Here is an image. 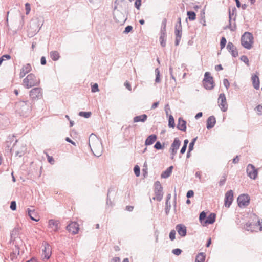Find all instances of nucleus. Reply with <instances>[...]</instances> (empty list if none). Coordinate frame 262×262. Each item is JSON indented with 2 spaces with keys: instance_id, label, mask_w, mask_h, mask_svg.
<instances>
[{
  "instance_id": "f257e3e1",
  "label": "nucleus",
  "mask_w": 262,
  "mask_h": 262,
  "mask_svg": "<svg viewBox=\"0 0 262 262\" xmlns=\"http://www.w3.org/2000/svg\"><path fill=\"white\" fill-rule=\"evenodd\" d=\"M89 145L93 154L100 157L102 153V145L101 140L93 133H92L89 138Z\"/></svg>"
},
{
  "instance_id": "f03ea898",
  "label": "nucleus",
  "mask_w": 262,
  "mask_h": 262,
  "mask_svg": "<svg viewBox=\"0 0 262 262\" xmlns=\"http://www.w3.org/2000/svg\"><path fill=\"white\" fill-rule=\"evenodd\" d=\"M15 108V112L18 114L24 117H27L31 110L30 103L27 101H20L16 102Z\"/></svg>"
},
{
  "instance_id": "7ed1b4c3",
  "label": "nucleus",
  "mask_w": 262,
  "mask_h": 262,
  "mask_svg": "<svg viewBox=\"0 0 262 262\" xmlns=\"http://www.w3.org/2000/svg\"><path fill=\"white\" fill-rule=\"evenodd\" d=\"M253 43V35L249 32H246L242 36L241 45L247 49H250Z\"/></svg>"
},
{
  "instance_id": "20e7f679",
  "label": "nucleus",
  "mask_w": 262,
  "mask_h": 262,
  "mask_svg": "<svg viewBox=\"0 0 262 262\" xmlns=\"http://www.w3.org/2000/svg\"><path fill=\"white\" fill-rule=\"evenodd\" d=\"M39 84V80L37 79L34 74L31 73L27 75L23 80L24 86L27 88H30Z\"/></svg>"
},
{
  "instance_id": "39448f33",
  "label": "nucleus",
  "mask_w": 262,
  "mask_h": 262,
  "mask_svg": "<svg viewBox=\"0 0 262 262\" xmlns=\"http://www.w3.org/2000/svg\"><path fill=\"white\" fill-rule=\"evenodd\" d=\"M204 87L206 90H212L214 87L213 77L210 75V73L206 72L204 74V78L203 81Z\"/></svg>"
},
{
  "instance_id": "423d86ee",
  "label": "nucleus",
  "mask_w": 262,
  "mask_h": 262,
  "mask_svg": "<svg viewBox=\"0 0 262 262\" xmlns=\"http://www.w3.org/2000/svg\"><path fill=\"white\" fill-rule=\"evenodd\" d=\"M250 201V196L248 194H245L239 195L237 199L238 205L241 208L248 206Z\"/></svg>"
},
{
  "instance_id": "0eeeda50",
  "label": "nucleus",
  "mask_w": 262,
  "mask_h": 262,
  "mask_svg": "<svg viewBox=\"0 0 262 262\" xmlns=\"http://www.w3.org/2000/svg\"><path fill=\"white\" fill-rule=\"evenodd\" d=\"M246 171L248 176L253 179L255 180L257 177L258 171L254 166L251 164H249L247 167Z\"/></svg>"
},
{
  "instance_id": "6e6552de",
  "label": "nucleus",
  "mask_w": 262,
  "mask_h": 262,
  "mask_svg": "<svg viewBox=\"0 0 262 262\" xmlns=\"http://www.w3.org/2000/svg\"><path fill=\"white\" fill-rule=\"evenodd\" d=\"M219 106L221 110L225 112L227 110L228 105L226 102V98L225 95L224 93L220 94L219 98Z\"/></svg>"
},
{
  "instance_id": "1a4fd4ad",
  "label": "nucleus",
  "mask_w": 262,
  "mask_h": 262,
  "mask_svg": "<svg viewBox=\"0 0 262 262\" xmlns=\"http://www.w3.org/2000/svg\"><path fill=\"white\" fill-rule=\"evenodd\" d=\"M30 96L32 99L41 98L42 96V89L40 88H35L30 92Z\"/></svg>"
},
{
  "instance_id": "9d476101",
  "label": "nucleus",
  "mask_w": 262,
  "mask_h": 262,
  "mask_svg": "<svg viewBox=\"0 0 262 262\" xmlns=\"http://www.w3.org/2000/svg\"><path fill=\"white\" fill-rule=\"evenodd\" d=\"M233 200V192L232 190H228L225 194L224 205L225 207L229 208Z\"/></svg>"
},
{
  "instance_id": "9b49d317",
  "label": "nucleus",
  "mask_w": 262,
  "mask_h": 262,
  "mask_svg": "<svg viewBox=\"0 0 262 262\" xmlns=\"http://www.w3.org/2000/svg\"><path fill=\"white\" fill-rule=\"evenodd\" d=\"M176 229L179 235L182 237H185L187 234L186 227L182 224H179L176 225Z\"/></svg>"
},
{
  "instance_id": "f8f14e48",
  "label": "nucleus",
  "mask_w": 262,
  "mask_h": 262,
  "mask_svg": "<svg viewBox=\"0 0 262 262\" xmlns=\"http://www.w3.org/2000/svg\"><path fill=\"white\" fill-rule=\"evenodd\" d=\"M59 222L57 220L51 219L48 222L49 228L52 229L54 231H57L59 228Z\"/></svg>"
},
{
  "instance_id": "ddd939ff",
  "label": "nucleus",
  "mask_w": 262,
  "mask_h": 262,
  "mask_svg": "<svg viewBox=\"0 0 262 262\" xmlns=\"http://www.w3.org/2000/svg\"><path fill=\"white\" fill-rule=\"evenodd\" d=\"M31 70L32 67L30 63H27L23 66L19 73L20 78H23L27 73L30 72Z\"/></svg>"
},
{
  "instance_id": "4468645a",
  "label": "nucleus",
  "mask_w": 262,
  "mask_h": 262,
  "mask_svg": "<svg viewBox=\"0 0 262 262\" xmlns=\"http://www.w3.org/2000/svg\"><path fill=\"white\" fill-rule=\"evenodd\" d=\"M175 45L178 46L181 38L182 28H180V27H178V25H176L175 26Z\"/></svg>"
},
{
  "instance_id": "2eb2a0df",
  "label": "nucleus",
  "mask_w": 262,
  "mask_h": 262,
  "mask_svg": "<svg viewBox=\"0 0 262 262\" xmlns=\"http://www.w3.org/2000/svg\"><path fill=\"white\" fill-rule=\"evenodd\" d=\"M226 48L228 51L231 53L233 57H236L238 56V51L236 47L232 42H228Z\"/></svg>"
},
{
  "instance_id": "dca6fc26",
  "label": "nucleus",
  "mask_w": 262,
  "mask_h": 262,
  "mask_svg": "<svg viewBox=\"0 0 262 262\" xmlns=\"http://www.w3.org/2000/svg\"><path fill=\"white\" fill-rule=\"evenodd\" d=\"M67 230L73 234H76L79 230L78 224L75 222H72L69 224L66 227Z\"/></svg>"
},
{
  "instance_id": "f3484780",
  "label": "nucleus",
  "mask_w": 262,
  "mask_h": 262,
  "mask_svg": "<svg viewBox=\"0 0 262 262\" xmlns=\"http://www.w3.org/2000/svg\"><path fill=\"white\" fill-rule=\"evenodd\" d=\"M51 255V251L50 246L47 244L42 249V255L43 259H48Z\"/></svg>"
},
{
  "instance_id": "a211bd4d",
  "label": "nucleus",
  "mask_w": 262,
  "mask_h": 262,
  "mask_svg": "<svg viewBox=\"0 0 262 262\" xmlns=\"http://www.w3.org/2000/svg\"><path fill=\"white\" fill-rule=\"evenodd\" d=\"M27 211L28 215L32 221L35 222L39 221V217L34 209L31 210L30 208H28Z\"/></svg>"
},
{
  "instance_id": "6ab92c4d",
  "label": "nucleus",
  "mask_w": 262,
  "mask_h": 262,
  "mask_svg": "<svg viewBox=\"0 0 262 262\" xmlns=\"http://www.w3.org/2000/svg\"><path fill=\"white\" fill-rule=\"evenodd\" d=\"M216 214L214 213H211L203 223V226L207 224H212L215 221Z\"/></svg>"
},
{
  "instance_id": "aec40b11",
  "label": "nucleus",
  "mask_w": 262,
  "mask_h": 262,
  "mask_svg": "<svg viewBox=\"0 0 262 262\" xmlns=\"http://www.w3.org/2000/svg\"><path fill=\"white\" fill-rule=\"evenodd\" d=\"M216 123L215 118L213 116L209 117L207 120L206 127L208 129L212 128Z\"/></svg>"
},
{
  "instance_id": "412c9836",
  "label": "nucleus",
  "mask_w": 262,
  "mask_h": 262,
  "mask_svg": "<svg viewBox=\"0 0 262 262\" xmlns=\"http://www.w3.org/2000/svg\"><path fill=\"white\" fill-rule=\"evenodd\" d=\"M177 127L179 130L185 131L186 129V121L183 120L182 118L180 117L178 119Z\"/></svg>"
},
{
  "instance_id": "4be33fe9",
  "label": "nucleus",
  "mask_w": 262,
  "mask_h": 262,
  "mask_svg": "<svg viewBox=\"0 0 262 262\" xmlns=\"http://www.w3.org/2000/svg\"><path fill=\"white\" fill-rule=\"evenodd\" d=\"M157 137L155 134H152L148 136L145 141L146 146L152 145L157 140Z\"/></svg>"
},
{
  "instance_id": "5701e85b",
  "label": "nucleus",
  "mask_w": 262,
  "mask_h": 262,
  "mask_svg": "<svg viewBox=\"0 0 262 262\" xmlns=\"http://www.w3.org/2000/svg\"><path fill=\"white\" fill-rule=\"evenodd\" d=\"M181 145V141L178 138H175L174 139L173 143L171 145V147L169 149L177 151Z\"/></svg>"
},
{
  "instance_id": "b1692460",
  "label": "nucleus",
  "mask_w": 262,
  "mask_h": 262,
  "mask_svg": "<svg viewBox=\"0 0 262 262\" xmlns=\"http://www.w3.org/2000/svg\"><path fill=\"white\" fill-rule=\"evenodd\" d=\"M147 119V115L146 114H142L141 115L136 116L134 117V122H145Z\"/></svg>"
},
{
  "instance_id": "393cba45",
  "label": "nucleus",
  "mask_w": 262,
  "mask_h": 262,
  "mask_svg": "<svg viewBox=\"0 0 262 262\" xmlns=\"http://www.w3.org/2000/svg\"><path fill=\"white\" fill-rule=\"evenodd\" d=\"M236 10V9L235 7H233L232 10V12L229 9V24L227 27L228 28L230 29L231 31H234L235 29V24L234 23V27H232L231 24V16L234 15V12H235Z\"/></svg>"
},
{
  "instance_id": "a878e982",
  "label": "nucleus",
  "mask_w": 262,
  "mask_h": 262,
  "mask_svg": "<svg viewBox=\"0 0 262 262\" xmlns=\"http://www.w3.org/2000/svg\"><path fill=\"white\" fill-rule=\"evenodd\" d=\"M252 81L253 86L256 90H258L259 89V79L258 77L256 75H252Z\"/></svg>"
},
{
  "instance_id": "bb28decb",
  "label": "nucleus",
  "mask_w": 262,
  "mask_h": 262,
  "mask_svg": "<svg viewBox=\"0 0 262 262\" xmlns=\"http://www.w3.org/2000/svg\"><path fill=\"white\" fill-rule=\"evenodd\" d=\"M173 167L171 166L169 167L165 171H163L161 174V177L163 178H167L169 177Z\"/></svg>"
},
{
  "instance_id": "cd10ccee",
  "label": "nucleus",
  "mask_w": 262,
  "mask_h": 262,
  "mask_svg": "<svg viewBox=\"0 0 262 262\" xmlns=\"http://www.w3.org/2000/svg\"><path fill=\"white\" fill-rule=\"evenodd\" d=\"M205 259V254L203 253H199L195 257V262H204Z\"/></svg>"
},
{
  "instance_id": "c85d7f7f",
  "label": "nucleus",
  "mask_w": 262,
  "mask_h": 262,
  "mask_svg": "<svg viewBox=\"0 0 262 262\" xmlns=\"http://www.w3.org/2000/svg\"><path fill=\"white\" fill-rule=\"evenodd\" d=\"M50 57L54 61H56L58 60L59 58V54L56 51H51L50 53Z\"/></svg>"
},
{
  "instance_id": "c756f323",
  "label": "nucleus",
  "mask_w": 262,
  "mask_h": 262,
  "mask_svg": "<svg viewBox=\"0 0 262 262\" xmlns=\"http://www.w3.org/2000/svg\"><path fill=\"white\" fill-rule=\"evenodd\" d=\"M155 196L153 197V200H156L158 201H160L163 198V192L162 191H155Z\"/></svg>"
},
{
  "instance_id": "7c9ffc66",
  "label": "nucleus",
  "mask_w": 262,
  "mask_h": 262,
  "mask_svg": "<svg viewBox=\"0 0 262 262\" xmlns=\"http://www.w3.org/2000/svg\"><path fill=\"white\" fill-rule=\"evenodd\" d=\"M166 34L164 33H161L160 37V42L162 47H164L166 46Z\"/></svg>"
},
{
  "instance_id": "2f4dec72",
  "label": "nucleus",
  "mask_w": 262,
  "mask_h": 262,
  "mask_svg": "<svg viewBox=\"0 0 262 262\" xmlns=\"http://www.w3.org/2000/svg\"><path fill=\"white\" fill-rule=\"evenodd\" d=\"M188 18L190 21L194 20L196 18V14L194 11H189L187 12Z\"/></svg>"
},
{
  "instance_id": "473e14b6",
  "label": "nucleus",
  "mask_w": 262,
  "mask_h": 262,
  "mask_svg": "<svg viewBox=\"0 0 262 262\" xmlns=\"http://www.w3.org/2000/svg\"><path fill=\"white\" fill-rule=\"evenodd\" d=\"M206 218H207L206 213L204 211L201 212L200 213V216H199V221L203 226L204 221H205Z\"/></svg>"
},
{
  "instance_id": "72a5a7b5",
  "label": "nucleus",
  "mask_w": 262,
  "mask_h": 262,
  "mask_svg": "<svg viewBox=\"0 0 262 262\" xmlns=\"http://www.w3.org/2000/svg\"><path fill=\"white\" fill-rule=\"evenodd\" d=\"M19 233V229L18 228H15L11 232V240L15 239Z\"/></svg>"
},
{
  "instance_id": "f704fd0d",
  "label": "nucleus",
  "mask_w": 262,
  "mask_h": 262,
  "mask_svg": "<svg viewBox=\"0 0 262 262\" xmlns=\"http://www.w3.org/2000/svg\"><path fill=\"white\" fill-rule=\"evenodd\" d=\"M91 112H80L78 114V115L81 116L85 118H89L91 116Z\"/></svg>"
},
{
  "instance_id": "c9c22d12",
  "label": "nucleus",
  "mask_w": 262,
  "mask_h": 262,
  "mask_svg": "<svg viewBox=\"0 0 262 262\" xmlns=\"http://www.w3.org/2000/svg\"><path fill=\"white\" fill-rule=\"evenodd\" d=\"M168 126L170 128H174L175 126L174 119L172 115H170L169 117Z\"/></svg>"
},
{
  "instance_id": "e433bc0d",
  "label": "nucleus",
  "mask_w": 262,
  "mask_h": 262,
  "mask_svg": "<svg viewBox=\"0 0 262 262\" xmlns=\"http://www.w3.org/2000/svg\"><path fill=\"white\" fill-rule=\"evenodd\" d=\"M163 188L159 181H156L155 183V191H162Z\"/></svg>"
},
{
  "instance_id": "4c0bfd02",
  "label": "nucleus",
  "mask_w": 262,
  "mask_h": 262,
  "mask_svg": "<svg viewBox=\"0 0 262 262\" xmlns=\"http://www.w3.org/2000/svg\"><path fill=\"white\" fill-rule=\"evenodd\" d=\"M155 73H156V78L155 82L156 83H159L160 82V71L158 68H156L155 69Z\"/></svg>"
},
{
  "instance_id": "58836bf2",
  "label": "nucleus",
  "mask_w": 262,
  "mask_h": 262,
  "mask_svg": "<svg viewBox=\"0 0 262 262\" xmlns=\"http://www.w3.org/2000/svg\"><path fill=\"white\" fill-rule=\"evenodd\" d=\"M197 138H198L197 137L193 138L190 142V143L189 145V146H188V149H189V151H191L193 150V147H194V144L197 140Z\"/></svg>"
},
{
  "instance_id": "ea45409f",
  "label": "nucleus",
  "mask_w": 262,
  "mask_h": 262,
  "mask_svg": "<svg viewBox=\"0 0 262 262\" xmlns=\"http://www.w3.org/2000/svg\"><path fill=\"white\" fill-rule=\"evenodd\" d=\"M164 147V145H162L160 141H157L154 145V148L157 150L162 149Z\"/></svg>"
},
{
  "instance_id": "a19ab883",
  "label": "nucleus",
  "mask_w": 262,
  "mask_h": 262,
  "mask_svg": "<svg viewBox=\"0 0 262 262\" xmlns=\"http://www.w3.org/2000/svg\"><path fill=\"white\" fill-rule=\"evenodd\" d=\"M227 41L224 37H222L220 41V47L221 50L225 48L226 44Z\"/></svg>"
},
{
  "instance_id": "79ce46f5",
  "label": "nucleus",
  "mask_w": 262,
  "mask_h": 262,
  "mask_svg": "<svg viewBox=\"0 0 262 262\" xmlns=\"http://www.w3.org/2000/svg\"><path fill=\"white\" fill-rule=\"evenodd\" d=\"M99 91L98 85L97 83H94L91 86V91L93 93H95Z\"/></svg>"
},
{
  "instance_id": "37998d69",
  "label": "nucleus",
  "mask_w": 262,
  "mask_h": 262,
  "mask_svg": "<svg viewBox=\"0 0 262 262\" xmlns=\"http://www.w3.org/2000/svg\"><path fill=\"white\" fill-rule=\"evenodd\" d=\"M134 171L135 173V174L137 177H139L140 174V169L139 166L136 165L134 168Z\"/></svg>"
},
{
  "instance_id": "c03bdc74",
  "label": "nucleus",
  "mask_w": 262,
  "mask_h": 262,
  "mask_svg": "<svg viewBox=\"0 0 262 262\" xmlns=\"http://www.w3.org/2000/svg\"><path fill=\"white\" fill-rule=\"evenodd\" d=\"M165 205H166V207L165 208V211L166 214L167 215V214H168L169 211L170 210L171 204H170V202H166Z\"/></svg>"
},
{
  "instance_id": "a18cd8bd",
  "label": "nucleus",
  "mask_w": 262,
  "mask_h": 262,
  "mask_svg": "<svg viewBox=\"0 0 262 262\" xmlns=\"http://www.w3.org/2000/svg\"><path fill=\"white\" fill-rule=\"evenodd\" d=\"M169 73H170L171 78L173 80V81L174 82V85H176V78L173 73V69H172V68L171 67V66L169 67Z\"/></svg>"
},
{
  "instance_id": "49530a36",
  "label": "nucleus",
  "mask_w": 262,
  "mask_h": 262,
  "mask_svg": "<svg viewBox=\"0 0 262 262\" xmlns=\"http://www.w3.org/2000/svg\"><path fill=\"white\" fill-rule=\"evenodd\" d=\"M240 59L241 61L246 64L247 66H249V59L248 57L245 55H243L241 57Z\"/></svg>"
},
{
  "instance_id": "de8ad7c7",
  "label": "nucleus",
  "mask_w": 262,
  "mask_h": 262,
  "mask_svg": "<svg viewBox=\"0 0 262 262\" xmlns=\"http://www.w3.org/2000/svg\"><path fill=\"white\" fill-rule=\"evenodd\" d=\"M176 233V231L174 230H172L170 232L169 238L170 239L171 241H172L176 238V237H175Z\"/></svg>"
},
{
  "instance_id": "09e8293b",
  "label": "nucleus",
  "mask_w": 262,
  "mask_h": 262,
  "mask_svg": "<svg viewBox=\"0 0 262 262\" xmlns=\"http://www.w3.org/2000/svg\"><path fill=\"white\" fill-rule=\"evenodd\" d=\"M10 208L13 211L16 209V202L15 201H12L11 202Z\"/></svg>"
},
{
  "instance_id": "8fccbe9b",
  "label": "nucleus",
  "mask_w": 262,
  "mask_h": 262,
  "mask_svg": "<svg viewBox=\"0 0 262 262\" xmlns=\"http://www.w3.org/2000/svg\"><path fill=\"white\" fill-rule=\"evenodd\" d=\"M132 30H133V27L130 25H128L125 28V30L123 31V33L127 34V33H129L130 32H131Z\"/></svg>"
},
{
  "instance_id": "3c124183",
  "label": "nucleus",
  "mask_w": 262,
  "mask_h": 262,
  "mask_svg": "<svg viewBox=\"0 0 262 262\" xmlns=\"http://www.w3.org/2000/svg\"><path fill=\"white\" fill-rule=\"evenodd\" d=\"M182 252V250L179 248L174 249L172 251V253L176 255H179Z\"/></svg>"
},
{
  "instance_id": "603ef678",
  "label": "nucleus",
  "mask_w": 262,
  "mask_h": 262,
  "mask_svg": "<svg viewBox=\"0 0 262 262\" xmlns=\"http://www.w3.org/2000/svg\"><path fill=\"white\" fill-rule=\"evenodd\" d=\"M111 191H112L111 189H109L108 190V192H107V201H106V204L107 205H108L109 204H110V205H111V204H112V202H111L110 199L109 198V196L111 193Z\"/></svg>"
},
{
  "instance_id": "864d4df0",
  "label": "nucleus",
  "mask_w": 262,
  "mask_h": 262,
  "mask_svg": "<svg viewBox=\"0 0 262 262\" xmlns=\"http://www.w3.org/2000/svg\"><path fill=\"white\" fill-rule=\"evenodd\" d=\"M246 226V229L247 231L250 230L251 231H253V230L252 229L251 226H252V223H247L245 225Z\"/></svg>"
},
{
  "instance_id": "5fc2aeb1",
  "label": "nucleus",
  "mask_w": 262,
  "mask_h": 262,
  "mask_svg": "<svg viewBox=\"0 0 262 262\" xmlns=\"http://www.w3.org/2000/svg\"><path fill=\"white\" fill-rule=\"evenodd\" d=\"M142 0H136L135 2V6L137 9H139L141 5Z\"/></svg>"
},
{
  "instance_id": "6e6d98bb",
  "label": "nucleus",
  "mask_w": 262,
  "mask_h": 262,
  "mask_svg": "<svg viewBox=\"0 0 262 262\" xmlns=\"http://www.w3.org/2000/svg\"><path fill=\"white\" fill-rule=\"evenodd\" d=\"M25 9H26V14L27 15L29 13L31 8H30V5L29 3H27L25 4Z\"/></svg>"
},
{
  "instance_id": "4d7b16f0",
  "label": "nucleus",
  "mask_w": 262,
  "mask_h": 262,
  "mask_svg": "<svg viewBox=\"0 0 262 262\" xmlns=\"http://www.w3.org/2000/svg\"><path fill=\"white\" fill-rule=\"evenodd\" d=\"M257 112V114L258 115H261L262 114V104L258 105L255 108Z\"/></svg>"
},
{
  "instance_id": "13d9d810",
  "label": "nucleus",
  "mask_w": 262,
  "mask_h": 262,
  "mask_svg": "<svg viewBox=\"0 0 262 262\" xmlns=\"http://www.w3.org/2000/svg\"><path fill=\"white\" fill-rule=\"evenodd\" d=\"M223 84L228 89L230 86V83L227 79H224L223 80Z\"/></svg>"
},
{
  "instance_id": "bf43d9fd",
  "label": "nucleus",
  "mask_w": 262,
  "mask_h": 262,
  "mask_svg": "<svg viewBox=\"0 0 262 262\" xmlns=\"http://www.w3.org/2000/svg\"><path fill=\"white\" fill-rule=\"evenodd\" d=\"M194 195V192L193 190H189L187 192V194H186V196L188 198H191L192 196H193Z\"/></svg>"
},
{
  "instance_id": "052dcab7",
  "label": "nucleus",
  "mask_w": 262,
  "mask_h": 262,
  "mask_svg": "<svg viewBox=\"0 0 262 262\" xmlns=\"http://www.w3.org/2000/svg\"><path fill=\"white\" fill-rule=\"evenodd\" d=\"M48 161L51 164H53L54 163V159L52 156L47 155Z\"/></svg>"
},
{
  "instance_id": "680f3d73",
  "label": "nucleus",
  "mask_w": 262,
  "mask_h": 262,
  "mask_svg": "<svg viewBox=\"0 0 262 262\" xmlns=\"http://www.w3.org/2000/svg\"><path fill=\"white\" fill-rule=\"evenodd\" d=\"M169 152H170V155H171L170 158H171V159L173 160L174 159V156L177 154V151H175V150L169 149Z\"/></svg>"
},
{
  "instance_id": "e2e57ef3",
  "label": "nucleus",
  "mask_w": 262,
  "mask_h": 262,
  "mask_svg": "<svg viewBox=\"0 0 262 262\" xmlns=\"http://www.w3.org/2000/svg\"><path fill=\"white\" fill-rule=\"evenodd\" d=\"M124 86L126 87L127 89H128L129 91H131V85L129 84V83L127 81H126L124 83Z\"/></svg>"
},
{
  "instance_id": "0e129e2a",
  "label": "nucleus",
  "mask_w": 262,
  "mask_h": 262,
  "mask_svg": "<svg viewBox=\"0 0 262 262\" xmlns=\"http://www.w3.org/2000/svg\"><path fill=\"white\" fill-rule=\"evenodd\" d=\"M111 262H120V258L119 257H115L111 259Z\"/></svg>"
},
{
  "instance_id": "69168bd1",
  "label": "nucleus",
  "mask_w": 262,
  "mask_h": 262,
  "mask_svg": "<svg viewBox=\"0 0 262 262\" xmlns=\"http://www.w3.org/2000/svg\"><path fill=\"white\" fill-rule=\"evenodd\" d=\"M40 63L42 65H45L46 64V59L44 56L41 57Z\"/></svg>"
},
{
  "instance_id": "338daca9",
  "label": "nucleus",
  "mask_w": 262,
  "mask_h": 262,
  "mask_svg": "<svg viewBox=\"0 0 262 262\" xmlns=\"http://www.w3.org/2000/svg\"><path fill=\"white\" fill-rule=\"evenodd\" d=\"M256 224L260 226L259 230L260 231L262 230V220L258 219Z\"/></svg>"
},
{
  "instance_id": "774afa93",
  "label": "nucleus",
  "mask_w": 262,
  "mask_h": 262,
  "mask_svg": "<svg viewBox=\"0 0 262 262\" xmlns=\"http://www.w3.org/2000/svg\"><path fill=\"white\" fill-rule=\"evenodd\" d=\"M215 69L216 71H219L223 70V67L221 64H219L215 66Z\"/></svg>"
}]
</instances>
